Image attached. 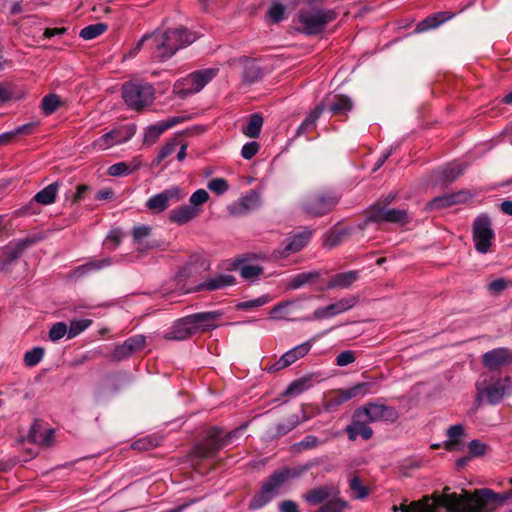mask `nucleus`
Instances as JSON below:
<instances>
[{
    "instance_id": "nucleus-1",
    "label": "nucleus",
    "mask_w": 512,
    "mask_h": 512,
    "mask_svg": "<svg viewBox=\"0 0 512 512\" xmlns=\"http://www.w3.org/2000/svg\"><path fill=\"white\" fill-rule=\"evenodd\" d=\"M449 491L450 488L445 487L441 494L424 496L410 504L402 503L399 507L394 505L392 509L401 512H438L440 507H444L447 512H492L512 497V490L502 494L488 488L475 490L472 494L467 491L461 494Z\"/></svg>"
},
{
    "instance_id": "nucleus-2",
    "label": "nucleus",
    "mask_w": 512,
    "mask_h": 512,
    "mask_svg": "<svg viewBox=\"0 0 512 512\" xmlns=\"http://www.w3.org/2000/svg\"><path fill=\"white\" fill-rule=\"evenodd\" d=\"M308 465L297 467H282L270 474L262 483L260 489L249 501L248 508L251 511L259 510L270 503L279 493L281 488L293 479L307 472Z\"/></svg>"
},
{
    "instance_id": "nucleus-3",
    "label": "nucleus",
    "mask_w": 512,
    "mask_h": 512,
    "mask_svg": "<svg viewBox=\"0 0 512 512\" xmlns=\"http://www.w3.org/2000/svg\"><path fill=\"white\" fill-rule=\"evenodd\" d=\"M196 37L185 28L167 30L161 34H152V54L155 58L166 60L179 49L193 43Z\"/></svg>"
},
{
    "instance_id": "nucleus-4",
    "label": "nucleus",
    "mask_w": 512,
    "mask_h": 512,
    "mask_svg": "<svg viewBox=\"0 0 512 512\" xmlns=\"http://www.w3.org/2000/svg\"><path fill=\"white\" fill-rule=\"evenodd\" d=\"M341 195L331 189H319L307 194L301 201V209L311 217H322L334 210Z\"/></svg>"
},
{
    "instance_id": "nucleus-5",
    "label": "nucleus",
    "mask_w": 512,
    "mask_h": 512,
    "mask_svg": "<svg viewBox=\"0 0 512 512\" xmlns=\"http://www.w3.org/2000/svg\"><path fill=\"white\" fill-rule=\"evenodd\" d=\"M298 18L306 35H317L337 18V13L322 7H303L299 10Z\"/></svg>"
},
{
    "instance_id": "nucleus-6",
    "label": "nucleus",
    "mask_w": 512,
    "mask_h": 512,
    "mask_svg": "<svg viewBox=\"0 0 512 512\" xmlns=\"http://www.w3.org/2000/svg\"><path fill=\"white\" fill-rule=\"evenodd\" d=\"M155 90L146 82L131 81L122 87V97L126 105L133 110L140 111L150 105L154 99Z\"/></svg>"
},
{
    "instance_id": "nucleus-7",
    "label": "nucleus",
    "mask_w": 512,
    "mask_h": 512,
    "mask_svg": "<svg viewBox=\"0 0 512 512\" xmlns=\"http://www.w3.org/2000/svg\"><path fill=\"white\" fill-rule=\"evenodd\" d=\"M239 431L238 429L233 430L222 437V431L219 428H211L207 433V437L195 446L194 454L200 459L215 457L220 449L231 443Z\"/></svg>"
},
{
    "instance_id": "nucleus-8",
    "label": "nucleus",
    "mask_w": 512,
    "mask_h": 512,
    "mask_svg": "<svg viewBox=\"0 0 512 512\" xmlns=\"http://www.w3.org/2000/svg\"><path fill=\"white\" fill-rule=\"evenodd\" d=\"M509 378H494L493 376H485L482 381L476 383V400L480 402L486 398L491 405L498 404L504 397L508 387Z\"/></svg>"
},
{
    "instance_id": "nucleus-9",
    "label": "nucleus",
    "mask_w": 512,
    "mask_h": 512,
    "mask_svg": "<svg viewBox=\"0 0 512 512\" xmlns=\"http://www.w3.org/2000/svg\"><path fill=\"white\" fill-rule=\"evenodd\" d=\"M495 237L492 221L487 214L477 216L472 225V238L477 252H489Z\"/></svg>"
},
{
    "instance_id": "nucleus-10",
    "label": "nucleus",
    "mask_w": 512,
    "mask_h": 512,
    "mask_svg": "<svg viewBox=\"0 0 512 512\" xmlns=\"http://www.w3.org/2000/svg\"><path fill=\"white\" fill-rule=\"evenodd\" d=\"M370 383H357L347 389H337L329 392L324 400V409L328 412L336 411L339 406L354 398H362L370 392Z\"/></svg>"
},
{
    "instance_id": "nucleus-11",
    "label": "nucleus",
    "mask_w": 512,
    "mask_h": 512,
    "mask_svg": "<svg viewBox=\"0 0 512 512\" xmlns=\"http://www.w3.org/2000/svg\"><path fill=\"white\" fill-rule=\"evenodd\" d=\"M364 415L370 423H394L399 418V412L393 406L385 405L379 401L368 402L358 408V416Z\"/></svg>"
},
{
    "instance_id": "nucleus-12",
    "label": "nucleus",
    "mask_w": 512,
    "mask_h": 512,
    "mask_svg": "<svg viewBox=\"0 0 512 512\" xmlns=\"http://www.w3.org/2000/svg\"><path fill=\"white\" fill-rule=\"evenodd\" d=\"M367 221L377 223H396L406 224L408 222V214L404 209L388 208L382 206L380 202L370 206L367 211Z\"/></svg>"
},
{
    "instance_id": "nucleus-13",
    "label": "nucleus",
    "mask_w": 512,
    "mask_h": 512,
    "mask_svg": "<svg viewBox=\"0 0 512 512\" xmlns=\"http://www.w3.org/2000/svg\"><path fill=\"white\" fill-rule=\"evenodd\" d=\"M185 198V193L178 186H173L150 197L146 202V207L153 213H161L171 204L178 203Z\"/></svg>"
},
{
    "instance_id": "nucleus-14",
    "label": "nucleus",
    "mask_w": 512,
    "mask_h": 512,
    "mask_svg": "<svg viewBox=\"0 0 512 512\" xmlns=\"http://www.w3.org/2000/svg\"><path fill=\"white\" fill-rule=\"evenodd\" d=\"M311 237L312 232L307 229L287 237L284 240V247L273 251V257L283 259L301 251L309 243Z\"/></svg>"
},
{
    "instance_id": "nucleus-15",
    "label": "nucleus",
    "mask_w": 512,
    "mask_h": 512,
    "mask_svg": "<svg viewBox=\"0 0 512 512\" xmlns=\"http://www.w3.org/2000/svg\"><path fill=\"white\" fill-rule=\"evenodd\" d=\"M223 312L208 311L189 315L194 334L197 332H206L217 327V322L222 318Z\"/></svg>"
},
{
    "instance_id": "nucleus-16",
    "label": "nucleus",
    "mask_w": 512,
    "mask_h": 512,
    "mask_svg": "<svg viewBox=\"0 0 512 512\" xmlns=\"http://www.w3.org/2000/svg\"><path fill=\"white\" fill-rule=\"evenodd\" d=\"M369 423L364 415L358 416L357 408L353 413L351 424L345 428L349 440L355 441L358 436H361L364 440H369L373 436V430L368 425Z\"/></svg>"
},
{
    "instance_id": "nucleus-17",
    "label": "nucleus",
    "mask_w": 512,
    "mask_h": 512,
    "mask_svg": "<svg viewBox=\"0 0 512 512\" xmlns=\"http://www.w3.org/2000/svg\"><path fill=\"white\" fill-rule=\"evenodd\" d=\"M318 105H324V111L333 116L346 115L353 108L352 100L346 95H327Z\"/></svg>"
},
{
    "instance_id": "nucleus-18",
    "label": "nucleus",
    "mask_w": 512,
    "mask_h": 512,
    "mask_svg": "<svg viewBox=\"0 0 512 512\" xmlns=\"http://www.w3.org/2000/svg\"><path fill=\"white\" fill-rule=\"evenodd\" d=\"M469 198V193L467 191H458L455 193L444 194L438 197L433 198L429 201L425 209L428 211L432 210H441L447 207H451L460 203L467 201Z\"/></svg>"
},
{
    "instance_id": "nucleus-19",
    "label": "nucleus",
    "mask_w": 512,
    "mask_h": 512,
    "mask_svg": "<svg viewBox=\"0 0 512 512\" xmlns=\"http://www.w3.org/2000/svg\"><path fill=\"white\" fill-rule=\"evenodd\" d=\"M316 339L317 337H314L311 340L306 341L300 345H297L294 348L287 351L286 353H284L282 357L274 364V369H284L293 364L294 362H296L298 359L307 355L312 347L313 342Z\"/></svg>"
},
{
    "instance_id": "nucleus-20",
    "label": "nucleus",
    "mask_w": 512,
    "mask_h": 512,
    "mask_svg": "<svg viewBox=\"0 0 512 512\" xmlns=\"http://www.w3.org/2000/svg\"><path fill=\"white\" fill-rule=\"evenodd\" d=\"M483 364L489 370H496L512 363V351L508 348H496L483 355Z\"/></svg>"
},
{
    "instance_id": "nucleus-21",
    "label": "nucleus",
    "mask_w": 512,
    "mask_h": 512,
    "mask_svg": "<svg viewBox=\"0 0 512 512\" xmlns=\"http://www.w3.org/2000/svg\"><path fill=\"white\" fill-rule=\"evenodd\" d=\"M261 205V196L255 190H250L242 196L236 204L229 207V211L233 215H244L250 211L259 208Z\"/></svg>"
},
{
    "instance_id": "nucleus-22",
    "label": "nucleus",
    "mask_w": 512,
    "mask_h": 512,
    "mask_svg": "<svg viewBox=\"0 0 512 512\" xmlns=\"http://www.w3.org/2000/svg\"><path fill=\"white\" fill-rule=\"evenodd\" d=\"M194 335L189 315L178 319L164 334L166 340L182 341Z\"/></svg>"
},
{
    "instance_id": "nucleus-23",
    "label": "nucleus",
    "mask_w": 512,
    "mask_h": 512,
    "mask_svg": "<svg viewBox=\"0 0 512 512\" xmlns=\"http://www.w3.org/2000/svg\"><path fill=\"white\" fill-rule=\"evenodd\" d=\"M200 213L201 208L199 207L182 205L170 212L169 219L173 223L184 225L197 218Z\"/></svg>"
},
{
    "instance_id": "nucleus-24",
    "label": "nucleus",
    "mask_w": 512,
    "mask_h": 512,
    "mask_svg": "<svg viewBox=\"0 0 512 512\" xmlns=\"http://www.w3.org/2000/svg\"><path fill=\"white\" fill-rule=\"evenodd\" d=\"M132 134V132H129L127 135L123 136L120 130H112L96 139L92 143V146L98 150H106L116 144L126 142L131 138Z\"/></svg>"
},
{
    "instance_id": "nucleus-25",
    "label": "nucleus",
    "mask_w": 512,
    "mask_h": 512,
    "mask_svg": "<svg viewBox=\"0 0 512 512\" xmlns=\"http://www.w3.org/2000/svg\"><path fill=\"white\" fill-rule=\"evenodd\" d=\"M54 438L53 429H43L40 422L35 420L30 428L28 439L39 445L50 446Z\"/></svg>"
},
{
    "instance_id": "nucleus-26",
    "label": "nucleus",
    "mask_w": 512,
    "mask_h": 512,
    "mask_svg": "<svg viewBox=\"0 0 512 512\" xmlns=\"http://www.w3.org/2000/svg\"><path fill=\"white\" fill-rule=\"evenodd\" d=\"M217 68H208L192 72L186 77V83L191 82L194 85L192 91H201L216 75L218 74Z\"/></svg>"
},
{
    "instance_id": "nucleus-27",
    "label": "nucleus",
    "mask_w": 512,
    "mask_h": 512,
    "mask_svg": "<svg viewBox=\"0 0 512 512\" xmlns=\"http://www.w3.org/2000/svg\"><path fill=\"white\" fill-rule=\"evenodd\" d=\"M466 164L453 162L437 171V181L443 184L454 182L466 169Z\"/></svg>"
},
{
    "instance_id": "nucleus-28",
    "label": "nucleus",
    "mask_w": 512,
    "mask_h": 512,
    "mask_svg": "<svg viewBox=\"0 0 512 512\" xmlns=\"http://www.w3.org/2000/svg\"><path fill=\"white\" fill-rule=\"evenodd\" d=\"M359 278L358 271L352 270L333 275L327 282L328 289H347Z\"/></svg>"
},
{
    "instance_id": "nucleus-29",
    "label": "nucleus",
    "mask_w": 512,
    "mask_h": 512,
    "mask_svg": "<svg viewBox=\"0 0 512 512\" xmlns=\"http://www.w3.org/2000/svg\"><path fill=\"white\" fill-rule=\"evenodd\" d=\"M453 16L454 14L450 12L434 13L417 24L416 32H425L430 29H435L442 23L450 20Z\"/></svg>"
},
{
    "instance_id": "nucleus-30",
    "label": "nucleus",
    "mask_w": 512,
    "mask_h": 512,
    "mask_svg": "<svg viewBox=\"0 0 512 512\" xmlns=\"http://www.w3.org/2000/svg\"><path fill=\"white\" fill-rule=\"evenodd\" d=\"M235 284V277L228 274H220L210 278L197 286V290L214 291Z\"/></svg>"
},
{
    "instance_id": "nucleus-31",
    "label": "nucleus",
    "mask_w": 512,
    "mask_h": 512,
    "mask_svg": "<svg viewBox=\"0 0 512 512\" xmlns=\"http://www.w3.org/2000/svg\"><path fill=\"white\" fill-rule=\"evenodd\" d=\"M334 489L328 486L315 487L303 495V499L310 505L316 506L327 502Z\"/></svg>"
},
{
    "instance_id": "nucleus-32",
    "label": "nucleus",
    "mask_w": 512,
    "mask_h": 512,
    "mask_svg": "<svg viewBox=\"0 0 512 512\" xmlns=\"http://www.w3.org/2000/svg\"><path fill=\"white\" fill-rule=\"evenodd\" d=\"M299 306L297 301H283L275 305L270 311V316L277 320H294L290 316Z\"/></svg>"
},
{
    "instance_id": "nucleus-33",
    "label": "nucleus",
    "mask_w": 512,
    "mask_h": 512,
    "mask_svg": "<svg viewBox=\"0 0 512 512\" xmlns=\"http://www.w3.org/2000/svg\"><path fill=\"white\" fill-rule=\"evenodd\" d=\"M178 120L176 118L171 119L167 122H159L154 125L149 126L146 129L144 141L149 143H154L162 133H164L167 129L174 126Z\"/></svg>"
},
{
    "instance_id": "nucleus-34",
    "label": "nucleus",
    "mask_w": 512,
    "mask_h": 512,
    "mask_svg": "<svg viewBox=\"0 0 512 512\" xmlns=\"http://www.w3.org/2000/svg\"><path fill=\"white\" fill-rule=\"evenodd\" d=\"M319 277V272L317 271H308L302 272L295 276H293L287 283L286 288L288 290H296L307 284L312 283Z\"/></svg>"
},
{
    "instance_id": "nucleus-35",
    "label": "nucleus",
    "mask_w": 512,
    "mask_h": 512,
    "mask_svg": "<svg viewBox=\"0 0 512 512\" xmlns=\"http://www.w3.org/2000/svg\"><path fill=\"white\" fill-rule=\"evenodd\" d=\"M324 112V105H316V107L310 111L305 120L297 129V135H302L316 127V121L319 119L321 114Z\"/></svg>"
},
{
    "instance_id": "nucleus-36",
    "label": "nucleus",
    "mask_w": 512,
    "mask_h": 512,
    "mask_svg": "<svg viewBox=\"0 0 512 512\" xmlns=\"http://www.w3.org/2000/svg\"><path fill=\"white\" fill-rule=\"evenodd\" d=\"M58 187L59 185L57 182L49 184L34 196V200L43 205H50L54 203L56 200Z\"/></svg>"
},
{
    "instance_id": "nucleus-37",
    "label": "nucleus",
    "mask_w": 512,
    "mask_h": 512,
    "mask_svg": "<svg viewBox=\"0 0 512 512\" xmlns=\"http://www.w3.org/2000/svg\"><path fill=\"white\" fill-rule=\"evenodd\" d=\"M464 434V428L462 425H453L450 426L447 435L448 440L444 443V447L448 451H455L459 449L460 445V437Z\"/></svg>"
},
{
    "instance_id": "nucleus-38",
    "label": "nucleus",
    "mask_w": 512,
    "mask_h": 512,
    "mask_svg": "<svg viewBox=\"0 0 512 512\" xmlns=\"http://www.w3.org/2000/svg\"><path fill=\"white\" fill-rule=\"evenodd\" d=\"M240 275L246 280H253L263 274V267L256 264H250L245 259H242L238 266Z\"/></svg>"
},
{
    "instance_id": "nucleus-39",
    "label": "nucleus",
    "mask_w": 512,
    "mask_h": 512,
    "mask_svg": "<svg viewBox=\"0 0 512 512\" xmlns=\"http://www.w3.org/2000/svg\"><path fill=\"white\" fill-rule=\"evenodd\" d=\"M262 126L263 117L260 114L255 113L250 116L247 125L242 128V132L250 138H256L259 136Z\"/></svg>"
},
{
    "instance_id": "nucleus-40",
    "label": "nucleus",
    "mask_w": 512,
    "mask_h": 512,
    "mask_svg": "<svg viewBox=\"0 0 512 512\" xmlns=\"http://www.w3.org/2000/svg\"><path fill=\"white\" fill-rule=\"evenodd\" d=\"M349 234V230L346 228L333 230L329 233H327L325 240H324V246L327 248H334L347 237Z\"/></svg>"
},
{
    "instance_id": "nucleus-41",
    "label": "nucleus",
    "mask_w": 512,
    "mask_h": 512,
    "mask_svg": "<svg viewBox=\"0 0 512 512\" xmlns=\"http://www.w3.org/2000/svg\"><path fill=\"white\" fill-rule=\"evenodd\" d=\"M107 28L108 26L105 23H96L81 29L79 35L84 40H91L103 34Z\"/></svg>"
},
{
    "instance_id": "nucleus-42",
    "label": "nucleus",
    "mask_w": 512,
    "mask_h": 512,
    "mask_svg": "<svg viewBox=\"0 0 512 512\" xmlns=\"http://www.w3.org/2000/svg\"><path fill=\"white\" fill-rule=\"evenodd\" d=\"M261 77V69L256 65V63L250 60H246L243 72L244 81L248 83H253L258 81Z\"/></svg>"
},
{
    "instance_id": "nucleus-43",
    "label": "nucleus",
    "mask_w": 512,
    "mask_h": 512,
    "mask_svg": "<svg viewBox=\"0 0 512 512\" xmlns=\"http://www.w3.org/2000/svg\"><path fill=\"white\" fill-rule=\"evenodd\" d=\"M349 488L354 494V498L362 500L369 495V489L362 483L358 476H353L349 480Z\"/></svg>"
},
{
    "instance_id": "nucleus-44",
    "label": "nucleus",
    "mask_w": 512,
    "mask_h": 512,
    "mask_svg": "<svg viewBox=\"0 0 512 512\" xmlns=\"http://www.w3.org/2000/svg\"><path fill=\"white\" fill-rule=\"evenodd\" d=\"M179 145V141L177 139H172L167 142L159 151L158 155L152 161V166H158L164 159L172 155Z\"/></svg>"
},
{
    "instance_id": "nucleus-45",
    "label": "nucleus",
    "mask_w": 512,
    "mask_h": 512,
    "mask_svg": "<svg viewBox=\"0 0 512 512\" xmlns=\"http://www.w3.org/2000/svg\"><path fill=\"white\" fill-rule=\"evenodd\" d=\"M111 264L110 258H104L101 260H92L84 265L79 266L76 272L83 275L92 271L100 270L104 267H108Z\"/></svg>"
},
{
    "instance_id": "nucleus-46",
    "label": "nucleus",
    "mask_w": 512,
    "mask_h": 512,
    "mask_svg": "<svg viewBox=\"0 0 512 512\" xmlns=\"http://www.w3.org/2000/svg\"><path fill=\"white\" fill-rule=\"evenodd\" d=\"M91 319L72 320L68 327V339H72L92 325Z\"/></svg>"
},
{
    "instance_id": "nucleus-47",
    "label": "nucleus",
    "mask_w": 512,
    "mask_h": 512,
    "mask_svg": "<svg viewBox=\"0 0 512 512\" xmlns=\"http://www.w3.org/2000/svg\"><path fill=\"white\" fill-rule=\"evenodd\" d=\"M60 106V97L56 94H48L41 101V109L45 115L53 114Z\"/></svg>"
},
{
    "instance_id": "nucleus-48",
    "label": "nucleus",
    "mask_w": 512,
    "mask_h": 512,
    "mask_svg": "<svg viewBox=\"0 0 512 512\" xmlns=\"http://www.w3.org/2000/svg\"><path fill=\"white\" fill-rule=\"evenodd\" d=\"M348 508V503L341 499H331L325 502L316 512H344Z\"/></svg>"
},
{
    "instance_id": "nucleus-49",
    "label": "nucleus",
    "mask_w": 512,
    "mask_h": 512,
    "mask_svg": "<svg viewBox=\"0 0 512 512\" xmlns=\"http://www.w3.org/2000/svg\"><path fill=\"white\" fill-rule=\"evenodd\" d=\"M45 350L42 347H34L24 355V363L28 367L36 366L44 357Z\"/></svg>"
},
{
    "instance_id": "nucleus-50",
    "label": "nucleus",
    "mask_w": 512,
    "mask_h": 512,
    "mask_svg": "<svg viewBox=\"0 0 512 512\" xmlns=\"http://www.w3.org/2000/svg\"><path fill=\"white\" fill-rule=\"evenodd\" d=\"M270 300H271V298L268 295H262L258 298L252 299V300L239 302L236 305V308L239 310H249V309L263 306L266 303H268Z\"/></svg>"
},
{
    "instance_id": "nucleus-51",
    "label": "nucleus",
    "mask_w": 512,
    "mask_h": 512,
    "mask_svg": "<svg viewBox=\"0 0 512 512\" xmlns=\"http://www.w3.org/2000/svg\"><path fill=\"white\" fill-rule=\"evenodd\" d=\"M65 335L68 336V326L64 322L54 323L49 330V339L56 342L62 339Z\"/></svg>"
},
{
    "instance_id": "nucleus-52",
    "label": "nucleus",
    "mask_w": 512,
    "mask_h": 512,
    "mask_svg": "<svg viewBox=\"0 0 512 512\" xmlns=\"http://www.w3.org/2000/svg\"><path fill=\"white\" fill-rule=\"evenodd\" d=\"M193 88H194L193 83H191V82H189V83L187 82L186 83V77H185L183 79L178 80L174 84L173 91L177 95H179L181 98H185V97H187L190 94H194V93L198 92V91H192Z\"/></svg>"
},
{
    "instance_id": "nucleus-53",
    "label": "nucleus",
    "mask_w": 512,
    "mask_h": 512,
    "mask_svg": "<svg viewBox=\"0 0 512 512\" xmlns=\"http://www.w3.org/2000/svg\"><path fill=\"white\" fill-rule=\"evenodd\" d=\"M124 342L129 348V352L133 354L137 351L142 350L145 347L146 338L143 335H134L127 338Z\"/></svg>"
},
{
    "instance_id": "nucleus-54",
    "label": "nucleus",
    "mask_w": 512,
    "mask_h": 512,
    "mask_svg": "<svg viewBox=\"0 0 512 512\" xmlns=\"http://www.w3.org/2000/svg\"><path fill=\"white\" fill-rule=\"evenodd\" d=\"M135 169L136 167L131 169L126 162H118L116 164L111 165L108 168L107 173L110 176H123L132 173Z\"/></svg>"
},
{
    "instance_id": "nucleus-55",
    "label": "nucleus",
    "mask_w": 512,
    "mask_h": 512,
    "mask_svg": "<svg viewBox=\"0 0 512 512\" xmlns=\"http://www.w3.org/2000/svg\"><path fill=\"white\" fill-rule=\"evenodd\" d=\"M132 355L131 352H129V348L123 342L122 344L117 345L114 350L109 355L110 359L112 361H122Z\"/></svg>"
},
{
    "instance_id": "nucleus-56",
    "label": "nucleus",
    "mask_w": 512,
    "mask_h": 512,
    "mask_svg": "<svg viewBox=\"0 0 512 512\" xmlns=\"http://www.w3.org/2000/svg\"><path fill=\"white\" fill-rule=\"evenodd\" d=\"M357 301H358L357 297L351 296L348 298H343V299L333 303L335 306V311H336L337 315L341 314L345 311H348L349 309L354 307L356 305Z\"/></svg>"
},
{
    "instance_id": "nucleus-57",
    "label": "nucleus",
    "mask_w": 512,
    "mask_h": 512,
    "mask_svg": "<svg viewBox=\"0 0 512 512\" xmlns=\"http://www.w3.org/2000/svg\"><path fill=\"white\" fill-rule=\"evenodd\" d=\"M43 239L42 235H34L30 237H26L18 240L14 246L20 250L21 253H24L28 248L33 246L34 244L40 242Z\"/></svg>"
},
{
    "instance_id": "nucleus-58",
    "label": "nucleus",
    "mask_w": 512,
    "mask_h": 512,
    "mask_svg": "<svg viewBox=\"0 0 512 512\" xmlns=\"http://www.w3.org/2000/svg\"><path fill=\"white\" fill-rule=\"evenodd\" d=\"M43 239L42 235H34L30 237H26L18 240L14 246L20 250L21 253H24L28 248L33 246L34 244L40 242Z\"/></svg>"
},
{
    "instance_id": "nucleus-59",
    "label": "nucleus",
    "mask_w": 512,
    "mask_h": 512,
    "mask_svg": "<svg viewBox=\"0 0 512 512\" xmlns=\"http://www.w3.org/2000/svg\"><path fill=\"white\" fill-rule=\"evenodd\" d=\"M209 199V194L205 189H198L195 191L189 199L190 206L199 207L206 203Z\"/></svg>"
},
{
    "instance_id": "nucleus-60",
    "label": "nucleus",
    "mask_w": 512,
    "mask_h": 512,
    "mask_svg": "<svg viewBox=\"0 0 512 512\" xmlns=\"http://www.w3.org/2000/svg\"><path fill=\"white\" fill-rule=\"evenodd\" d=\"M158 446L157 441L151 437H144L136 440L132 444V448L139 451H147Z\"/></svg>"
},
{
    "instance_id": "nucleus-61",
    "label": "nucleus",
    "mask_w": 512,
    "mask_h": 512,
    "mask_svg": "<svg viewBox=\"0 0 512 512\" xmlns=\"http://www.w3.org/2000/svg\"><path fill=\"white\" fill-rule=\"evenodd\" d=\"M208 188L218 195H221L228 190L229 185L224 178H214L208 182Z\"/></svg>"
},
{
    "instance_id": "nucleus-62",
    "label": "nucleus",
    "mask_w": 512,
    "mask_h": 512,
    "mask_svg": "<svg viewBox=\"0 0 512 512\" xmlns=\"http://www.w3.org/2000/svg\"><path fill=\"white\" fill-rule=\"evenodd\" d=\"M151 234V227L147 225L135 226L132 230L133 239L142 243L144 239L148 238Z\"/></svg>"
},
{
    "instance_id": "nucleus-63",
    "label": "nucleus",
    "mask_w": 512,
    "mask_h": 512,
    "mask_svg": "<svg viewBox=\"0 0 512 512\" xmlns=\"http://www.w3.org/2000/svg\"><path fill=\"white\" fill-rule=\"evenodd\" d=\"M285 8L280 3H274L268 10V17L273 23L280 22L284 17Z\"/></svg>"
},
{
    "instance_id": "nucleus-64",
    "label": "nucleus",
    "mask_w": 512,
    "mask_h": 512,
    "mask_svg": "<svg viewBox=\"0 0 512 512\" xmlns=\"http://www.w3.org/2000/svg\"><path fill=\"white\" fill-rule=\"evenodd\" d=\"M259 148H260V146H259L258 142H256V141L248 142L243 145V147L241 149V156L246 160H250L257 154V152L259 151Z\"/></svg>"
}]
</instances>
